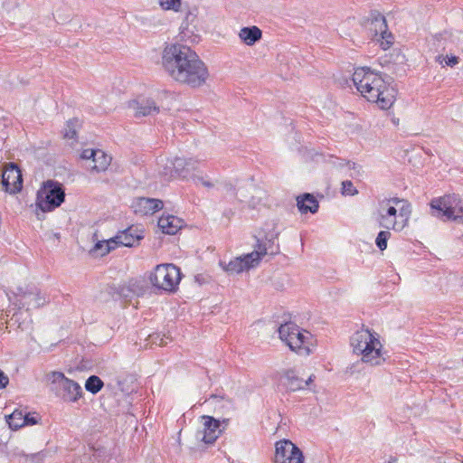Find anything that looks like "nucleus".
I'll list each match as a JSON object with an SVG mask.
<instances>
[{
	"instance_id": "17",
	"label": "nucleus",
	"mask_w": 463,
	"mask_h": 463,
	"mask_svg": "<svg viewBox=\"0 0 463 463\" xmlns=\"http://www.w3.org/2000/svg\"><path fill=\"white\" fill-rule=\"evenodd\" d=\"M398 209L393 206H387L379 203L376 212V222L378 225L386 230H401L402 226L397 227Z\"/></svg>"
},
{
	"instance_id": "19",
	"label": "nucleus",
	"mask_w": 463,
	"mask_h": 463,
	"mask_svg": "<svg viewBox=\"0 0 463 463\" xmlns=\"http://www.w3.org/2000/svg\"><path fill=\"white\" fill-rule=\"evenodd\" d=\"M132 207L136 213L148 215L161 210L164 203L159 199L140 197L133 202Z\"/></svg>"
},
{
	"instance_id": "31",
	"label": "nucleus",
	"mask_w": 463,
	"mask_h": 463,
	"mask_svg": "<svg viewBox=\"0 0 463 463\" xmlns=\"http://www.w3.org/2000/svg\"><path fill=\"white\" fill-rule=\"evenodd\" d=\"M102 387L103 382L95 375L89 377L85 383L86 390L94 394L99 392Z\"/></svg>"
},
{
	"instance_id": "40",
	"label": "nucleus",
	"mask_w": 463,
	"mask_h": 463,
	"mask_svg": "<svg viewBox=\"0 0 463 463\" xmlns=\"http://www.w3.org/2000/svg\"><path fill=\"white\" fill-rule=\"evenodd\" d=\"M359 193V189L349 181V196L355 195Z\"/></svg>"
},
{
	"instance_id": "22",
	"label": "nucleus",
	"mask_w": 463,
	"mask_h": 463,
	"mask_svg": "<svg viewBox=\"0 0 463 463\" xmlns=\"http://www.w3.org/2000/svg\"><path fill=\"white\" fill-rule=\"evenodd\" d=\"M197 54L188 46L175 43L168 45L164 50L163 58H194Z\"/></svg>"
},
{
	"instance_id": "29",
	"label": "nucleus",
	"mask_w": 463,
	"mask_h": 463,
	"mask_svg": "<svg viewBox=\"0 0 463 463\" xmlns=\"http://www.w3.org/2000/svg\"><path fill=\"white\" fill-rule=\"evenodd\" d=\"M6 421L9 427L13 430H17L24 426V412L15 410L13 413L8 415Z\"/></svg>"
},
{
	"instance_id": "35",
	"label": "nucleus",
	"mask_w": 463,
	"mask_h": 463,
	"mask_svg": "<svg viewBox=\"0 0 463 463\" xmlns=\"http://www.w3.org/2000/svg\"><path fill=\"white\" fill-rule=\"evenodd\" d=\"M24 420H25V422H24V426L26 425H34L38 422V416H32L28 413H24Z\"/></svg>"
},
{
	"instance_id": "12",
	"label": "nucleus",
	"mask_w": 463,
	"mask_h": 463,
	"mask_svg": "<svg viewBox=\"0 0 463 463\" xmlns=\"http://www.w3.org/2000/svg\"><path fill=\"white\" fill-rule=\"evenodd\" d=\"M274 463H304V457L293 442L282 439L275 444Z\"/></svg>"
},
{
	"instance_id": "14",
	"label": "nucleus",
	"mask_w": 463,
	"mask_h": 463,
	"mask_svg": "<svg viewBox=\"0 0 463 463\" xmlns=\"http://www.w3.org/2000/svg\"><path fill=\"white\" fill-rule=\"evenodd\" d=\"M369 29L374 33L375 36L380 35V45L386 50L392 43V35L387 31L385 17L379 12H372L369 18Z\"/></svg>"
},
{
	"instance_id": "44",
	"label": "nucleus",
	"mask_w": 463,
	"mask_h": 463,
	"mask_svg": "<svg viewBox=\"0 0 463 463\" xmlns=\"http://www.w3.org/2000/svg\"><path fill=\"white\" fill-rule=\"evenodd\" d=\"M445 58H452V59H455V58H458V56L456 55H451V56H449V55H446Z\"/></svg>"
},
{
	"instance_id": "43",
	"label": "nucleus",
	"mask_w": 463,
	"mask_h": 463,
	"mask_svg": "<svg viewBox=\"0 0 463 463\" xmlns=\"http://www.w3.org/2000/svg\"><path fill=\"white\" fill-rule=\"evenodd\" d=\"M398 459L395 457H391L388 463H397Z\"/></svg>"
},
{
	"instance_id": "6",
	"label": "nucleus",
	"mask_w": 463,
	"mask_h": 463,
	"mask_svg": "<svg viewBox=\"0 0 463 463\" xmlns=\"http://www.w3.org/2000/svg\"><path fill=\"white\" fill-rule=\"evenodd\" d=\"M267 253V243L263 241L258 240L254 246V250L251 252L236 257L231 260L228 263L221 260L219 265L229 274H240L258 267L262 258L265 257Z\"/></svg>"
},
{
	"instance_id": "5",
	"label": "nucleus",
	"mask_w": 463,
	"mask_h": 463,
	"mask_svg": "<svg viewBox=\"0 0 463 463\" xmlns=\"http://www.w3.org/2000/svg\"><path fill=\"white\" fill-rule=\"evenodd\" d=\"M278 331L281 341L295 353L308 355L313 352L315 340L309 332L301 330L293 323L281 325Z\"/></svg>"
},
{
	"instance_id": "13",
	"label": "nucleus",
	"mask_w": 463,
	"mask_h": 463,
	"mask_svg": "<svg viewBox=\"0 0 463 463\" xmlns=\"http://www.w3.org/2000/svg\"><path fill=\"white\" fill-rule=\"evenodd\" d=\"M221 423L212 416L203 415L200 418V426L195 438L205 444H213L221 435Z\"/></svg>"
},
{
	"instance_id": "15",
	"label": "nucleus",
	"mask_w": 463,
	"mask_h": 463,
	"mask_svg": "<svg viewBox=\"0 0 463 463\" xmlns=\"http://www.w3.org/2000/svg\"><path fill=\"white\" fill-rule=\"evenodd\" d=\"M80 157L88 162L87 167L93 172H103L111 163V157L100 149H84Z\"/></svg>"
},
{
	"instance_id": "1",
	"label": "nucleus",
	"mask_w": 463,
	"mask_h": 463,
	"mask_svg": "<svg viewBox=\"0 0 463 463\" xmlns=\"http://www.w3.org/2000/svg\"><path fill=\"white\" fill-rule=\"evenodd\" d=\"M352 81L364 98L376 103L381 109H389L396 100L397 89L390 75L361 68L354 71Z\"/></svg>"
},
{
	"instance_id": "18",
	"label": "nucleus",
	"mask_w": 463,
	"mask_h": 463,
	"mask_svg": "<svg viewBox=\"0 0 463 463\" xmlns=\"http://www.w3.org/2000/svg\"><path fill=\"white\" fill-rule=\"evenodd\" d=\"M128 107L137 118L146 117L159 112V108L156 105L153 99L143 97H138L129 100Z\"/></svg>"
},
{
	"instance_id": "2",
	"label": "nucleus",
	"mask_w": 463,
	"mask_h": 463,
	"mask_svg": "<svg viewBox=\"0 0 463 463\" xmlns=\"http://www.w3.org/2000/svg\"><path fill=\"white\" fill-rule=\"evenodd\" d=\"M161 66L173 80L193 88L203 85L209 77L203 60H161Z\"/></svg>"
},
{
	"instance_id": "3",
	"label": "nucleus",
	"mask_w": 463,
	"mask_h": 463,
	"mask_svg": "<svg viewBox=\"0 0 463 463\" xmlns=\"http://www.w3.org/2000/svg\"><path fill=\"white\" fill-rule=\"evenodd\" d=\"M162 174L168 178L192 180L205 187L213 186L202 169V162L194 157H175L166 160Z\"/></svg>"
},
{
	"instance_id": "38",
	"label": "nucleus",
	"mask_w": 463,
	"mask_h": 463,
	"mask_svg": "<svg viewBox=\"0 0 463 463\" xmlns=\"http://www.w3.org/2000/svg\"><path fill=\"white\" fill-rule=\"evenodd\" d=\"M9 382L8 377L0 370V388H4Z\"/></svg>"
},
{
	"instance_id": "42",
	"label": "nucleus",
	"mask_w": 463,
	"mask_h": 463,
	"mask_svg": "<svg viewBox=\"0 0 463 463\" xmlns=\"http://www.w3.org/2000/svg\"><path fill=\"white\" fill-rule=\"evenodd\" d=\"M195 16L192 14V13H188L186 14V17H185V23L187 24L190 20L193 21V19L194 18Z\"/></svg>"
},
{
	"instance_id": "7",
	"label": "nucleus",
	"mask_w": 463,
	"mask_h": 463,
	"mask_svg": "<svg viewBox=\"0 0 463 463\" xmlns=\"http://www.w3.org/2000/svg\"><path fill=\"white\" fill-rule=\"evenodd\" d=\"M151 284L157 289L173 293L181 281V271L174 264H159L149 275Z\"/></svg>"
},
{
	"instance_id": "21",
	"label": "nucleus",
	"mask_w": 463,
	"mask_h": 463,
	"mask_svg": "<svg viewBox=\"0 0 463 463\" xmlns=\"http://www.w3.org/2000/svg\"><path fill=\"white\" fill-rule=\"evenodd\" d=\"M141 236L137 234L133 229L129 228L119 232L116 236L112 237L115 241V249L124 246L132 247L141 240Z\"/></svg>"
},
{
	"instance_id": "24",
	"label": "nucleus",
	"mask_w": 463,
	"mask_h": 463,
	"mask_svg": "<svg viewBox=\"0 0 463 463\" xmlns=\"http://www.w3.org/2000/svg\"><path fill=\"white\" fill-rule=\"evenodd\" d=\"M238 35L243 43L251 46L261 39L262 32L259 27L253 25L249 27H242L240 30Z\"/></svg>"
},
{
	"instance_id": "4",
	"label": "nucleus",
	"mask_w": 463,
	"mask_h": 463,
	"mask_svg": "<svg viewBox=\"0 0 463 463\" xmlns=\"http://www.w3.org/2000/svg\"><path fill=\"white\" fill-rule=\"evenodd\" d=\"M351 345L354 354L362 355L363 363L377 366L385 362L382 352L383 345L378 339L377 334L364 328V326L353 335Z\"/></svg>"
},
{
	"instance_id": "25",
	"label": "nucleus",
	"mask_w": 463,
	"mask_h": 463,
	"mask_svg": "<svg viewBox=\"0 0 463 463\" xmlns=\"http://www.w3.org/2000/svg\"><path fill=\"white\" fill-rule=\"evenodd\" d=\"M297 202H298V210L302 213H306L307 212L315 213L318 210V202L313 195H311L309 194H306L302 196H298L297 198Z\"/></svg>"
},
{
	"instance_id": "8",
	"label": "nucleus",
	"mask_w": 463,
	"mask_h": 463,
	"mask_svg": "<svg viewBox=\"0 0 463 463\" xmlns=\"http://www.w3.org/2000/svg\"><path fill=\"white\" fill-rule=\"evenodd\" d=\"M430 205L434 216L445 217L463 224V203L458 195L448 194L434 198Z\"/></svg>"
},
{
	"instance_id": "16",
	"label": "nucleus",
	"mask_w": 463,
	"mask_h": 463,
	"mask_svg": "<svg viewBox=\"0 0 463 463\" xmlns=\"http://www.w3.org/2000/svg\"><path fill=\"white\" fill-rule=\"evenodd\" d=\"M2 184L5 190L9 194H16L22 190L23 178L17 165L10 164L5 168L2 175Z\"/></svg>"
},
{
	"instance_id": "39",
	"label": "nucleus",
	"mask_w": 463,
	"mask_h": 463,
	"mask_svg": "<svg viewBox=\"0 0 463 463\" xmlns=\"http://www.w3.org/2000/svg\"><path fill=\"white\" fill-rule=\"evenodd\" d=\"M181 33L183 34L184 37H188L189 33H193V31L189 30L187 24L184 25V24H183L181 25Z\"/></svg>"
},
{
	"instance_id": "27",
	"label": "nucleus",
	"mask_w": 463,
	"mask_h": 463,
	"mask_svg": "<svg viewBox=\"0 0 463 463\" xmlns=\"http://www.w3.org/2000/svg\"><path fill=\"white\" fill-rule=\"evenodd\" d=\"M112 238L109 240L99 241L91 250L93 255L103 257L115 250V244Z\"/></svg>"
},
{
	"instance_id": "9",
	"label": "nucleus",
	"mask_w": 463,
	"mask_h": 463,
	"mask_svg": "<svg viewBox=\"0 0 463 463\" xmlns=\"http://www.w3.org/2000/svg\"><path fill=\"white\" fill-rule=\"evenodd\" d=\"M65 194L61 184L49 180L43 183L37 193V206L43 212L52 211L60 206L64 201Z\"/></svg>"
},
{
	"instance_id": "11",
	"label": "nucleus",
	"mask_w": 463,
	"mask_h": 463,
	"mask_svg": "<svg viewBox=\"0 0 463 463\" xmlns=\"http://www.w3.org/2000/svg\"><path fill=\"white\" fill-rule=\"evenodd\" d=\"M51 381L56 384L61 391V397L66 402H76L82 396V389L75 381L67 378L61 372H53Z\"/></svg>"
},
{
	"instance_id": "26",
	"label": "nucleus",
	"mask_w": 463,
	"mask_h": 463,
	"mask_svg": "<svg viewBox=\"0 0 463 463\" xmlns=\"http://www.w3.org/2000/svg\"><path fill=\"white\" fill-rule=\"evenodd\" d=\"M380 203L393 207H397L398 205L402 204L398 209L400 217H405L407 219L409 214L411 213V204L407 201L400 199L398 197H391L388 199H384L381 201Z\"/></svg>"
},
{
	"instance_id": "36",
	"label": "nucleus",
	"mask_w": 463,
	"mask_h": 463,
	"mask_svg": "<svg viewBox=\"0 0 463 463\" xmlns=\"http://www.w3.org/2000/svg\"><path fill=\"white\" fill-rule=\"evenodd\" d=\"M20 315L21 314H19V313H14L13 316L11 317L10 321L13 322L14 324H17L18 327L24 329L25 327V323L19 322Z\"/></svg>"
},
{
	"instance_id": "33",
	"label": "nucleus",
	"mask_w": 463,
	"mask_h": 463,
	"mask_svg": "<svg viewBox=\"0 0 463 463\" xmlns=\"http://www.w3.org/2000/svg\"><path fill=\"white\" fill-rule=\"evenodd\" d=\"M391 238L390 230L381 231L375 239V244L380 250H384L387 248L388 240Z\"/></svg>"
},
{
	"instance_id": "23",
	"label": "nucleus",
	"mask_w": 463,
	"mask_h": 463,
	"mask_svg": "<svg viewBox=\"0 0 463 463\" xmlns=\"http://www.w3.org/2000/svg\"><path fill=\"white\" fill-rule=\"evenodd\" d=\"M285 384L291 390L297 391L303 389L313 381V376H309L307 381H303L299 378L295 370H287L284 373Z\"/></svg>"
},
{
	"instance_id": "20",
	"label": "nucleus",
	"mask_w": 463,
	"mask_h": 463,
	"mask_svg": "<svg viewBox=\"0 0 463 463\" xmlns=\"http://www.w3.org/2000/svg\"><path fill=\"white\" fill-rule=\"evenodd\" d=\"M157 224L164 233L175 234L182 228L184 222L175 215L163 214Z\"/></svg>"
},
{
	"instance_id": "41",
	"label": "nucleus",
	"mask_w": 463,
	"mask_h": 463,
	"mask_svg": "<svg viewBox=\"0 0 463 463\" xmlns=\"http://www.w3.org/2000/svg\"><path fill=\"white\" fill-rule=\"evenodd\" d=\"M219 421L221 423V427H222V429H225L228 427L230 420L228 418H223L222 420Z\"/></svg>"
},
{
	"instance_id": "37",
	"label": "nucleus",
	"mask_w": 463,
	"mask_h": 463,
	"mask_svg": "<svg viewBox=\"0 0 463 463\" xmlns=\"http://www.w3.org/2000/svg\"><path fill=\"white\" fill-rule=\"evenodd\" d=\"M442 67L449 66L454 67L458 63L459 60H438Z\"/></svg>"
},
{
	"instance_id": "32",
	"label": "nucleus",
	"mask_w": 463,
	"mask_h": 463,
	"mask_svg": "<svg viewBox=\"0 0 463 463\" xmlns=\"http://www.w3.org/2000/svg\"><path fill=\"white\" fill-rule=\"evenodd\" d=\"M213 400H216L219 405L216 408L223 414L230 415L232 411H234L235 408L233 403L230 400H224L222 398L213 397Z\"/></svg>"
},
{
	"instance_id": "28",
	"label": "nucleus",
	"mask_w": 463,
	"mask_h": 463,
	"mask_svg": "<svg viewBox=\"0 0 463 463\" xmlns=\"http://www.w3.org/2000/svg\"><path fill=\"white\" fill-rule=\"evenodd\" d=\"M3 11L11 18L17 19L21 14V9L17 0H0Z\"/></svg>"
},
{
	"instance_id": "30",
	"label": "nucleus",
	"mask_w": 463,
	"mask_h": 463,
	"mask_svg": "<svg viewBox=\"0 0 463 463\" xmlns=\"http://www.w3.org/2000/svg\"><path fill=\"white\" fill-rule=\"evenodd\" d=\"M79 126L77 119L67 121L63 129V137L68 140H74L77 136V128Z\"/></svg>"
},
{
	"instance_id": "45",
	"label": "nucleus",
	"mask_w": 463,
	"mask_h": 463,
	"mask_svg": "<svg viewBox=\"0 0 463 463\" xmlns=\"http://www.w3.org/2000/svg\"><path fill=\"white\" fill-rule=\"evenodd\" d=\"M343 189L345 187V182H342Z\"/></svg>"
},
{
	"instance_id": "34",
	"label": "nucleus",
	"mask_w": 463,
	"mask_h": 463,
	"mask_svg": "<svg viewBox=\"0 0 463 463\" xmlns=\"http://www.w3.org/2000/svg\"><path fill=\"white\" fill-rule=\"evenodd\" d=\"M159 5L164 10L177 12L181 6V0H159Z\"/></svg>"
},
{
	"instance_id": "10",
	"label": "nucleus",
	"mask_w": 463,
	"mask_h": 463,
	"mask_svg": "<svg viewBox=\"0 0 463 463\" xmlns=\"http://www.w3.org/2000/svg\"><path fill=\"white\" fill-rule=\"evenodd\" d=\"M13 294V303L19 309L25 308L26 311H29L47 303L45 295L42 294L35 287H18Z\"/></svg>"
}]
</instances>
